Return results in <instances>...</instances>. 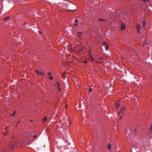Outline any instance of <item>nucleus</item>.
Instances as JSON below:
<instances>
[{"mask_svg": "<svg viewBox=\"0 0 152 152\" xmlns=\"http://www.w3.org/2000/svg\"><path fill=\"white\" fill-rule=\"evenodd\" d=\"M120 104L117 103L115 105V107L116 108H119V106Z\"/></svg>", "mask_w": 152, "mask_h": 152, "instance_id": "obj_4", "label": "nucleus"}, {"mask_svg": "<svg viewBox=\"0 0 152 152\" xmlns=\"http://www.w3.org/2000/svg\"><path fill=\"white\" fill-rule=\"evenodd\" d=\"M137 130L136 129H134V132L135 133H137Z\"/></svg>", "mask_w": 152, "mask_h": 152, "instance_id": "obj_23", "label": "nucleus"}, {"mask_svg": "<svg viewBox=\"0 0 152 152\" xmlns=\"http://www.w3.org/2000/svg\"><path fill=\"white\" fill-rule=\"evenodd\" d=\"M126 110V107H122L121 110H120V112H119V114L120 113H124V111L125 110Z\"/></svg>", "mask_w": 152, "mask_h": 152, "instance_id": "obj_2", "label": "nucleus"}, {"mask_svg": "<svg viewBox=\"0 0 152 152\" xmlns=\"http://www.w3.org/2000/svg\"><path fill=\"white\" fill-rule=\"evenodd\" d=\"M98 20L101 21H106L105 20L102 19H98Z\"/></svg>", "mask_w": 152, "mask_h": 152, "instance_id": "obj_9", "label": "nucleus"}, {"mask_svg": "<svg viewBox=\"0 0 152 152\" xmlns=\"http://www.w3.org/2000/svg\"><path fill=\"white\" fill-rule=\"evenodd\" d=\"M146 25V23L145 21H143V22L142 26L144 27Z\"/></svg>", "mask_w": 152, "mask_h": 152, "instance_id": "obj_11", "label": "nucleus"}, {"mask_svg": "<svg viewBox=\"0 0 152 152\" xmlns=\"http://www.w3.org/2000/svg\"><path fill=\"white\" fill-rule=\"evenodd\" d=\"M75 26H77V24H75Z\"/></svg>", "mask_w": 152, "mask_h": 152, "instance_id": "obj_31", "label": "nucleus"}, {"mask_svg": "<svg viewBox=\"0 0 152 152\" xmlns=\"http://www.w3.org/2000/svg\"><path fill=\"white\" fill-rule=\"evenodd\" d=\"M140 24H138L136 26V29H140Z\"/></svg>", "mask_w": 152, "mask_h": 152, "instance_id": "obj_6", "label": "nucleus"}, {"mask_svg": "<svg viewBox=\"0 0 152 152\" xmlns=\"http://www.w3.org/2000/svg\"><path fill=\"white\" fill-rule=\"evenodd\" d=\"M7 133V132H5L3 134L4 136H6Z\"/></svg>", "mask_w": 152, "mask_h": 152, "instance_id": "obj_20", "label": "nucleus"}, {"mask_svg": "<svg viewBox=\"0 0 152 152\" xmlns=\"http://www.w3.org/2000/svg\"><path fill=\"white\" fill-rule=\"evenodd\" d=\"M39 33H40V34H41L42 33V32H41V31H39Z\"/></svg>", "mask_w": 152, "mask_h": 152, "instance_id": "obj_29", "label": "nucleus"}, {"mask_svg": "<svg viewBox=\"0 0 152 152\" xmlns=\"http://www.w3.org/2000/svg\"><path fill=\"white\" fill-rule=\"evenodd\" d=\"M89 57L92 61H94L95 60V59L93 58L92 56L90 55H89Z\"/></svg>", "mask_w": 152, "mask_h": 152, "instance_id": "obj_5", "label": "nucleus"}, {"mask_svg": "<svg viewBox=\"0 0 152 152\" xmlns=\"http://www.w3.org/2000/svg\"><path fill=\"white\" fill-rule=\"evenodd\" d=\"M67 11L68 12H71V11H72L71 10H67Z\"/></svg>", "mask_w": 152, "mask_h": 152, "instance_id": "obj_25", "label": "nucleus"}, {"mask_svg": "<svg viewBox=\"0 0 152 152\" xmlns=\"http://www.w3.org/2000/svg\"><path fill=\"white\" fill-rule=\"evenodd\" d=\"M10 148L11 149H13L14 148V146L13 145H12L11 146H10Z\"/></svg>", "mask_w": 152, "mask_h": 152, "instance_id": "obj_12", "label": "nucleus"}, {"mask_svg": "<svg viewBox=\"0 0 152 152\" xmlns=\"http://www.w3.org/2000/svg\"><path fill=\"white\" fill-rule=\"evenodd\" d=\"M125 28V26L124 24H122L121 26V30H123Z\"/></svg>", "mask_w": 152, "mask_h": 152, "instance_id": "obj_3", "label": "nucleus"}, {"mask_svg": "<svg viewBox=\"0 0 152 152\" xmlns=\"http://www.w3.org/2000/svg\"><path fill=\"white\" fill-rule=\"evenodd\" d=\"M30 121H33L32 120H31Z\"/></svg>", "mask_w": 152, "mask_h": 152, "instance_id": "obj_35", "label": "nucleus"}, {"mask_svg": "<svg viewBox=\"0 0 152 152\" xmlns=\"http://www.w3.org/2000/svg\"><path fill=\"white\" fill-rule=\"evenodd\" d=\"M137 32L138 33H140V29H137Z\"/></svg>", "mask_w": 152, "mask_h": 152, "instance_id": "obj_17", "label": "nucleus"}, {"mask_svg": "<svg viewBox=\"0 0 152 152\" xmlns=\"http://www.w3.org/2000/svg\"><path fill=\"white\" fill-rule=\"evenodd\" d=\"M48 75H51L52 74V73L51 72H49L48 73Z\"/></svg>", "mask_w": 152, "mask_h": 152, "instance_id": "obj_22", "label": "nucleus"}, {"mask_svg": "<svg viewBox=\"0 0 152 152\" xmlns=\"http://www.w3.org/2000/svg\"><path fill=\"white\" fill-rule=\"evenodd\" d=\"M150 0H143V1H145V2H146V1H149Z\"/></svg>", "mask_w": 152, "mask_h": 152, "instance_id": "obj_21", "label": "nucleus"}, {"mask_svg": "<svg viewBox=\"0 0 152 152\" xmlns=\"http://www.w3.org/2000/svg\"><path fill=\"white\" fill-rule=\"evenodd\" d=\"M9 18H10V17L9 16V17H7V18H4V20H6L7 19H9Z\"/></svg>", "mask_w": 152, "mask_h": 152, "instance_id": "obj_16", "label": "nucleus"}, {"mask_svg": "<svg viewBox=\"0 0 152 152\" xmlns=\"http://www.w3.org/2000/svg\"><path fill=\"white\" fill-rule=\"evenodd\" d=\"M121 118H122V116H121V117H120V119H121Z\"/></svg>", "mask_w": 152, "mask_h": 152, "instance_id": "obj_33", "label": "nucleus"}, {"mask_svg": "<svg viewBox=\"0 0 152 152\" xmlns=\"http://www.w3.org/2000/svg\"><path fill=\"white\" fill-rule=\"evenodd\" d=\"M15 112H14L13 114H11V116H14L15 115Z\"/></svg>", "mask_w": 152, "mask_h": 152, "instance_id": "obj_19", "label": "nucleus"}, {"mask_svg": "<svg viewBox=\"0 0 152 152\" xmlns=\"http://www.w3.org/2000/svg\"><path fill=\"white\" fill-rule=\"evenodd\" d=\"M75 21L76 23H78V20H75Z\"/></svg>", "mask_w": 152, "mask_h": 152, "instance_id": "obj_18", "label": "nucleus"}, {"mask_svg": "<svg viewBox=\"0 0 152 152\" xmlns=\"http://www.w3.org/2000/svg\"><path fill=\"white\" fill-rule=\"evenodd\" d=\"M107 147L109 150L110 149V147L111 146V145L110 144L109 145H108V143H107Z\"/></svg>", "mask_w": 152, "mask_h": 152, "instance_id": "obj_7", "label": "nucleus"}, {"mask_svg": "<svg viewBox=\"0 0 152 152\" xmlns=\"http://www.w3.org/2000/svg\"><path fill=\"white\" fill-rule=\"evenodd\" d=\"M5 130H6V132H7V128L6 127L5 128Z\"/></svg>", "mask_w": 152, "mask_h": 152, "instance_id": "obj_26", "label": "nucleus"}, {"mask_svg": "<svg viewBox=\"0 0 152 152\" xmlns=\"http://www.w3.org/2000/svg\"><path fill=\"white\" fill-rule=\"evenodd\" d=\"M49 79L50 80H52L53 79V77L51 76H49Z\"/></svg>", "mask_w": 152, "mask_h": 152, "instance_id": "obj_14", "label": "nucleus"}, {"mask_svg": "<svg viewBox=\"0 0 152 152\" xmlns=\"http://www.w3.org/2000/svg\"><path fill=\"white\" fill-rule=\"evenodd\" d=\"M26 24V23H25L24 24V27H26L25 26V25Z\"/></svg>", "mask_w": 152, "mask_h": 152, "instance_id": "obj_28", "label": "nucleus"}, {"mask_svg": "<svg viewBox=\"0 0 152 152\" xmlns=\"http://www.w3.org/2000/svg\"><path fill=\"white\" fill-rule=\"evenodd\" d=\"M83 33L81 32H77L78 35L79 37H80L81 35Z\"/></svg>", "mask_w": 152, "mask_h": 152, "instance_id": "obj_8", "label": "nucleus"}, {"mask_svg": "<svg viewBox=\"0 0 152 152\" xmlns=\"http://www.w3.org/2000/svg\"><path fill=\"white\" fill-rule=\"evenodd\" d=\"M151 128L152 129V124H151Z\"/></svg>", "mask_w": 152, "mask_h": 152, "instance_id": "obj_27", "label": "nucleus"}, {"mask_svg": "<svg viewBox=\"0 0 152 152\" xmlns=\"http://www.w3.org/2000/svg\"><path fill=\"white\" fill-rule=\"evenodd\" d=\"M104 44H105H105H106V43H104Z\"/></svg>", "mask_w": 152, "mask_h": 152, "instance_id": "obj_32", "label": "nucleus"}, {"mask_svg": "<svg viewBox=\"0 0 152 152\" xmlns=\"http://www.w3.org/2000/svg\"><path fill=\"white\" fill-rule=\"evenodd\" d=\"M85 62H86V63H87V61H86Z\"/></svg>", "mask_w": 152, "mask_h": 152, "instance_id": "obj_34", "label": "nucleus"}, {"mask_svg": "<svg viewBox=\"0 0 152 152\" xmlns=\"http://www.w3.org/2000/svg\"><path fill=\"white\" fill-rule=\"evenodd\" d=\"M109 48V47L108 45H107L106 46V47H105V49H106V50H108V48Z\"/></svg>", "mask_w": 152, "mask_h": 152, "instance_id": "obj_15", "label": "nucleus"}, {"mask_svg": "<svg viewBox=\"0 0 152 152\" xmlns=\"http://www.w3.org/2000/svg\"><path fill=\"white\" fill-rule=\"evenodd\" d=\"M92 90V88H90L88 89V91L89 92H91Z\"/></svg>", "mask_w": 152, "mask_h": 152, "instance_id": "obj_13", "label": "nucleus"}, {"mask_svg": "<svg viewBox=\"0 0 152 152\" xmlns=\"http://www.w3.org/2000/svg\"><path fill=\"white\" fill-rule=\"evenodd\" d=\"M47 120V118L46 117H45V118L42 119V120L44 121H46Z\"/></svg>", "mask_w": 152, "mask_h": 152, "instance_id": "obj_10", "label": "nucleus"}, {"mask_svg": "<svg viewBox=\"0 0 152 152\" xmlns=\"http://www.w3.org/2000/svg\"><path fill=\"white\" fill-rule=\"evenodd\" d=\"M36 137V135H34V138H35V137Z\"/></svg>", "mask_w": 152, "mask_h": 152, "instance_id": "obj_30", "label": "nucleus"}, {"mask_svg": "<svg viewBox=\"0 0 152 152\" xmlns=\"http://www.w3.org/2000/svg\"><path fill=\"white\" fill-rule=\"evenodd\" d=\"M35 72L37 73L38 75H44L45 73L41 71H39L37 70H35Z\"/></svg>", "mask_w": 152, "mask_h": 152, "instance_id": "obj_1", "label": "nucleus"}, {"mask_svg": "<svg viewBox=\"0 0 152 152\" xmlns=\"http://www.w3.org/2000/svg\"><path fill=\"white\" fill-rule=\"evenodd\" d=\"M57 85H58V86H59V85H60L59 83H58L57 82Z\"/></svg>", "mask_w": 152, "mask_h": 152, "instance_id": "obj_24", "label": "nucleus"}]
</instances>
